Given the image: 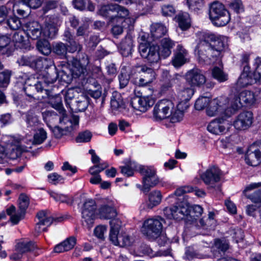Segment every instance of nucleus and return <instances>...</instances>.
I'll list each match as a JSON object with an SVG mask.
<instances>
[{"label":"nucleus","instance_id":"338daca9","mask_svg":"<svg viewBox=\"0 0 261 261\" xmlns=\"http://www.w3.org/2000/svg\"><path fill=\"white\" fill-rule=\"evenodd\" d=\"M7 24L12 30H17L21 26V22L16 16L12 17L7 20Z\"/></svg>","mask_w":261,"mask_h":261},{"label":"nucleus","instance_id":"ea45409f","mask_svg":"<svg viewBox=\"0 0 261 261\" xmlns=\"http://www.w3.org/2000/svg\"><path fill=\"white\" fill-rule=\"evenodd\" d=\"M73 105L74 106L70 107L72 110L82 112L87 108L88 100L86 96L82 95L79 100H74Z\"/></svg>","mask_w":261,"mask_h":261},{"label":"nucleus","instance_id":"1a4fd4ad","mask_svg":"<svg viewBox=\"0 0 261 261\" xmlns=\"http://www.w3.org/2000/svg\"><path fill=\"white\" fill-rule=\"evenodd\" d=\"M59 74L56 72L54 74L48 72H46L45 75H43V79L40 81H36L34 77H30L25 82L26 87L24 90L26 94L30 97H32L33 94L29 93L28 92L32 89H35L38 92H42L44 90V87L46 85L52 84L54 83ZM45 92L47 91L45 90Z\"/></svg>","mask_w":261,"mask_h":261},{"label":"nucleus","instance_id":"4c0bfd02","mask_svg":"<svg viewBox=\"0 0 261 261\" xmlns=\"http://www.w3.org/2000/svg\"><path fill=\"white\" fill-rule=\"evenodd\" d=\"M160 181V179L156 175L149 177H143L142 179L144 189L148 190L158 185Z\"/></svg>","mask_w":261,"mask_h":261},{"label":"nucleus","instance_id":"58836bf2","mask_svg":"<svg viewBox=\"0 0 261 261\" xmlns=\"http://www.w3.org/2000/svg\"><path fill=\"white\" fill-rule=\"evenodd\" d=\"M194 191V189L192 187L189 186H185L180 187L177 188L174 193L170 195L168 197L166 198V200L168 203H171L173 202V200H171V198H175V195L177 196H180L182 195L187 193H190Z\"/></svg>","mask_w":261,"mask_h":261},{"label":"nucleus","instance_id":"39448f33","mask_svg":"<svg viewBox=\"0 0 261 261\" xmlns=\"http://www.w3.org/2000/svg\"><path fill=\"white\" fill-rule=\"evenodd\" d=\"M205 112L206 114L211 117L223 114L229 116L234 113L231 109L229 96H220L211 99Z\"/></svg>","mask_w":261,"mask_h":261},{"label":"nucleus","instance_id":"393cba45","mask_svg":"<svg viewBox=\"0 0 261 261\" xmlns=\"http://www.w3.org/2000/svg\"><path fill=\"white\" fill-rule=\"evenodd\" d=\"M35 245L31 242L21 241L16 245V252L11 255L12 259L17 260L20 259L22 254L28 251L34 250L36 248Z\"/></svg>","mask_w":261,"mask_h":261},{"label":"nucleus","instance_id":"bf43d9fd","mask_svg":"<svg viewBox=\"0 0 261 261\" xmlns=\"http://www.w3.org/2000/svg\"><path fill=\"white\" fill-rule=\"evenodd\" d=\"M190 9L196 11L200 9L204 5L203 0H187Z\"/></svg>","mask_w":261,"mask_h":261},{"label":"nucleus","instance_id":"37998d69","mask_svg":"<svg viewBox=\"0 0 261 261\" xmlns=\"http://www.w3.org/2000/svg\"><path fill=\"white\" fill-rule=\"evenodd\" d=\"M36 45L38 50L44 55H48L51 52L50 45L46 39L38 40Z\"/></svg>","mask_w":261,"mask_h":261},{"label":"nucleus","instance_id":"c756f323","mask_svg":"<svg viewBox=\"0 0 261 261\" xmlns=\"http://www.w3.org/2000/svg\"><path fill=\"white\" fill-rule=\"evenodd\" d=\"M174 45V42L168 38H164L161 40V46L159 48L163 58H166L171 55V49Z\"/></svg>","mask_w":261,"mask_h":261},{"label":"nucleus","instance_id":"72a5a7b5","mask_svg":"<svg viewBox=\"0 0 261 261\" xmlns=\"http://www.w3.org/2000/svg\"><path fill=\"white\" fill-rule=\"evenodd\" d=\"M120 238H122V241H118L116 235L112 233L110 240L114 245L120 247L129 246L133 242L132 239L125 232L123 233V235L120 236Z\"/></svg>","mask_w":261,"mask_h":261},{"label":"nucleus","instance_id":"2eb2a0df","mask_svg":"<svg viewBox=\"0 0 261 261\" xmlns=\"http://www.w3.org/2000/svg\"><path fill=\"white\" fill-rule=\"evenodd\" d=\"M139 50L141 56L151 63H156L163 58L159 46L156 45L149 46L146 43H141Z\"/></svg>","mask_w":261,"mask_h":261},{"label":"nucleus","instance_id":"774afa93","mask_svg":"<svg viewBox=\"0 0 261 261\" xmlns=\"http://www.w3.org/2000/svg\"><path fill=\"white\" fill-rule=\"evenodd\" d=\"M185 256L188 259H192L194 257H199V255L193 246H189L186 248Z\"/></svg>","mask_w":261,"mask_h":261},{"label":"nucleus","instance_id":"6ab92c4d","mask_svg":"<svg viewBox=\"0 0 261 261\" xmlns=\"http://www.w3.org/2000/svg\"><path fill=\"white\" fill-rule=\"evenodd\" d=\"M113 7V14L115 15L112 19L113 22L116 21L121 23L126 22L129 23V25L135 23L136 18L130 17H126L128 15V11L127 9L118 5H114Z\"/></svg>","mask_w":261,"mask_h":261},{"label":"nucleus","instance_id":"864d4df0","mask_svg":"<svg viewBox=\"0 0 261 261\" xmlns=\"http://www.w3.org/2000/svg\"><path fill=\"white\" fill-rule=\"evenodd\" d=\"M48 193L57 202L69 203L70 201L68 197L61 193L53 191H48Z\"/></svg>","mask_w":261,"mask_h":261},{"label":"nucleus","instance_id":"69168bd1","mask_svg":"<svg viewBox=\"0 0 261 261\" xmlns=\"http://www.w3.org/2000/svg\"><path fill=\"white\" fill-rule=\"evenodd\" d=\"M10 78V72L4 71L0 73V87H6L8 85Z\"/></svg>","mask_w":261,"mask_h":261},{"label":"nucleus","instance_id":"09e8293b","mask_svg":"<svg viewBox=\"0 0 261 261\" xmlns=\"http://www.w3.org/2000/svg\"><path fill=\"white\" fill-rule=\"evenodd\" d=\"M213 77L220 82L226 81L228 79V75L222 70L218 67H214L212 71Z\"/></svg>","mask_w":261,"mask_h":261},{"label":"nucleus","instance_id":"e2e57ef3","mask_svg":"<svg viewBox=\"0 0 261 261\" xmlns=\"http://www.w3.org/2000/svg\"><path fill=\"white\" fill-rule=\"evenodd\" d=\"M108 166L107 164H98L89 168V172L91 175H99V173Z\"/></svg>","mask_w":261,"mask_h":261},{"label":"nucleus","instance_id":"6e6d98bb","mask_svg":"<svg viewBox=\"0 0 261 261\" xmlns=\"http://www.w3.org/2000/svg\"><path fill=\"white\" fill-rule=\"evenodd\" d=\"M26 122L28 127H35L40 123L38 117L32 113H29L27 114Z\"/></svg>","mask_w":261,"mask_h":261},{"label":"nucleus","instance_id":"473e14b6","mask_svg":"<svg viewBox=\"0 0 261 261\" xmlns=\"http://www.w3.org/2000/svg\"><path fill=\"white\" fill-rule=\"evenodd\" d=\"M139 255H146L150 257H153L158 256H167L170 254V251H165L163 252H154L150 247L146 244H142L139 247Z\"/></svg>","mask_w":261,"mask_h":261},{"label":"nucleus","instance_id":"20e7f679","mask_svg":"<svg viewBox=\"0 0 261 261\" xmlns=\"http://www.w3.org/2000/svg\"><path fill=\"white\" fill-rule=\"evenodd\" d=\"M2 143L6 145V148L0 143V164L6 162L8 158L15 159L27 151V147L21 145L19 137L6 135L3 137Z\"/></svg>","mask_w":261,"mask_h":261},{"label":"nucleus","instance_id":"4d7b16f0","mask_svg":"<svg viewBox=\"0 0 261 261\" xmlns=\"http://www.w3.org/2000/svg\"><path fill=\"white\" fill-rule=\"evenodd\" d=\"M237 138L236 135H231L228 137H225L221 140V146L223 148H231L236 144L235 140Z\"/></svg>","mask_w":261,"mask_h":261},{"label":"nucleus","instance_id":"5fc2aeb1","mask_svg":"<svg viewBox=\"0 0 261 261\" xmlns=\"http://www.w3.org/2000/svg\"><path fill=\"white\" fill-rule=\"evenodd\" d=\"M86 71V68L82 66L77 61H76L75 65L71 68V72L74 77H79L84 74Z\"/></svg>","mask_w":261,"mask_h":261},{"label":"nucleus","instance_id":"49530a36","mask_svg":"<svg viewBox=\"0 0 261 261\" xmlns=\"http://www.w3.org/2000/svg\"><path fill=\"white\" fill-rule=\"evenodd\" d=\"M211 98L207 96H200L195 102L194 107L196 110L201 111L206 109Z\"/></svg>","mask_w":261,"mask_h":261},{"label":"nucleus","instance_id":"680f3d73","mask_svg":"<svg viewBox=\"0 0 261 261\" xmlns=\"http://www.w3.org/2000/svg\"><path fill=\"white\" fill-rule=\"evenodd\" d=\"M92 138V134L89 131L86 130L80 133L76 138L77 143H84L89 142Z\"/></svg>","mask_w":261,"mask_h":261},{"label":"nucleus","instance_id":"5701e85b","mask_svg":"<svg viewBox=\"0 0 261 261\" xmlns=\"http://www.w3.org/2000/svg\"><path fill=\"white\" fill-rule=\"evenodd\" d=\"M154 103V100L149 96L134 98L131 101L132 106L141 112L146 111Z\"/></svg>","mask_w":261,"mask_h":261},{"label":"nucleus","instance_id":"a878e982","mask_svg":"<svg viewBox=\"0 0 261 261\" xmlns=\"http://www.w3.org/2000/svg\"><path fill=\"white\" fill-rule=\"evenodd\" d=\"M38 222L35 226V230L38 232L46 230V227L50 226L53 221V218L44 211L37 214Z\"/></svg>","mask_w":261,"mask_h":261},{"label":"nucleus","instance_id":"4468645a","mask_svg":"<svg viewBox=\"0 0 261 261\" xmlns=\"http://www.w3.org/2000/svg\"><path fill=\"white\" fill-rule=\"evenodd\" d=\"M18 62L21 65H27L41 69L44 67L45 69L50 68V71L55 72L56 67L54 65L53 60L46 58H35V57H22Z\"/></svg>","mask_w":261,"mask_h":261},{"label":"nucleus","instance_id":"412c9836","mask_svg":"<svg viewBox=\"0 0 261 261\" xmlns=\"http://www.w3.org/2000/svg\"><path fill=\"white\" fill-rule=\"evenodd\" d=\"M253 122V114L251 112L240 113L233 122L234 127L238 130H245L249 128Z\"/></svg>","mask_w":261,"mask_h":261},{"label":"nucleus","instance_id":"79ce46f5","mask_svg":"<svg viewBox=\"0 0 261 261\" xmlns=\"http://www.w3.org/2000/svg\"><path fill=\"white\" fill-rule=\"evenodd\" d=\"M139 166L137 163L130 161L128 164L121 167V173L127 176L133 175L135 170H139Z\"/></svg>","mask_w":261,"mask_h":261},{"label":"nucleus","instance_id":"4be33fe9","mask_svg":"<svg viewBox=\"0 0 261 261\" xmlns=\"http://www.w3.org/2000/svg\"><path fill=\"white\" fill-rule=\"evenodd\" d=\"M163 195L158 190H154L147 195V200L143 204V208L150 210L159 205L162 202Z\"/></svg>","mask_w":261,"mask_h":261},{"label":"nucleus","instance_id":"f03ea898","mask_svg":"<svg viewBox=\"0 0 261 261\" xmlns=\"http://www.w3.org/2000/svg\"><path fill=\"white\" fill-rule=\"evenodd\" d=\"M188 107L189 105L185 102L176 104L169 99H162L154 107L153 117L156 120L168 119L172 123L179 122L182 120Z\"/></svg>","mask_w":261,"mask_h":261},{"label":"nucleus","instance_id":"c03bdc74","mask_svg":"<svg viewBox=\"0 0 261 261\" xmlns=\"http://www.w3.org/2000/svg\"><path fill=\"white\" fill-rule=\"evenodd\" d=\"M133 42L132 38L128 37L125 38L121 44V54L124 56H128L132 51Z\"/></svg>","mask_w":261,"mask_h":261},{"label":"nucleus","instance_id":"7ed1b4c3","mask_svg":"<svg viewBox=\"0 0 261 261\" xmlns=\"http://www.w3.org/2000/svg\"><path fill=\"white\" fill-rule=\"evenodd\" d=\"M59 17L53 16L47 17L43 27L37 21H32L25 24V31L28 37L37 39L39 37L53 38L57 33L58 27L61 24Z\"/></svg>","mask_w":261,"mask_h":261},{"label":"nucleus","instance_id":"9b49d317","mask_svg":"<svg viewBox=\"0 0 261 261\" xmlns=\"http://www.w3.org/2000/svg\"><path fill=\"white\" fill-rule=\"evenodd\" d=\"M164 220L160 217H155L144 221L141 228L142 233L149 239H155L161 233Z\"/></svg>","mask_w":261,"mask_h":261},{"label":"nucleus","instance_id":"f3484780","mask_svg":"<svg viewBox=\"0 0 261 261\" xmlns=\"http://www.w3.org/2000/svg\"><path fill=\"white\" fill-rule=\"evenodd\" d=\"M96 208V203L93 199H87L83 204L82 208V218L88 227H91L94 223Z\"/></svg>","mask_w":261,"mask_h":261},{"label":"nucleus","instance_id":"e433bc0d","mask_svg":"<svg viewBox=\"0 0 261 261\" xmlns=\"http://www.w3.org/2000/svg\"><path fill=\"white\" fill-rule=\"evenodd\" d=\"M15 206L12 205L7 210V214L10 216V221L13 224H17L23 217L24 213L20 211L15 212Z\"/></svg>","mask_w":261,"mask_h":261},{"label":"nucleus","instance_id":"b1692460","mask_svg":"<svg viewBox=\"0 0 261 261\" xmlns=\"http://www.w3.org/2000/svg\"><path fill=\"white\" fill-rule=\"evenodd\" d=\"M188 61V51L181 45L177 46L174 57L172 60L173 65L178 68Z\"/></svg>","mask_w":261,"mask_h":261},{"label":"nucleus","instance_id":"f704fd0d","mask_svg":"<svg viewBox=\"0 0 261 261\" xmlns=\"http://www.w3.org/2000/svg\"><path fill=\"white\" fill-rule=\"evenodd\" d=\"M111 105L112 109L119 111H122L125 108L124 102L120 93L117 92L113 93Z\"/></svg>","mask_w":261,"mask_h":261},{"label":"nucleus","instance_id":"ddd939ff","mask_svg":"<svg viewBox=\"0 0 261 261\" xmlns=\"http://www.w3.org/2000/svg\"><path fill=\"white\" fill-rule=\"evenodd\" d=\"M222 175V171L218 167L212 166L203 172L200 175V178L207 186L208 189H214L220 191V186L219 182L221 178Z\"/></svg>","mask_w":261,"mask_h":261},{"label":"nucleus","instance_id":"c9c22d12","mask_svg":"<svg viewBox=\"0 0 261 261\" xmlns=\"http://www.w3.org/2000/svg\"><path fill=\"white\" fill-rule=\"evenodd\" d=\"M150 31L152 37L158 39L165 35L167 32V29L162 23H155L151 25Z\"/></svg>","mask_w":261,"mask_h":261},{"label":"nucleus","instance_id":"aec40b11","mask_svg":"<svg viewBox=\"0 0 261 261\" xmlns=\"http://www.w3.org/2000/svg\"><path fill=\"white\" fill-rule=\"evenodd\" d=\"M115 201L112 199H106L103 204L99 208L98 214L101 219H111L117 216V212L114 208Z\"/></svg>","mask_w":261,"mask_h":261},{"label":"nucleus","instance_id":"3c124183","mask_svg":"<svg viewBox=\"0 0 261 261\" xmlns=\"http://www.w3.org/2000/svg\"><path fill=\"white\" fill-rule=\"evenodd\" d=\"M114 5H107L101 6L99 10L98 13L100 15L103 17H110L111 19L115 15L113 14L114 10H112V7Z\"/></svg>","mask_w":261,"mask_h":261},{"label":"nucleus","instance_id":"0e129e2a","mask_svg":"<svg viewBox=\"0 0 261 261\" xmlns=\"http://www.w3.org/2000/svg\"><path fill=\"white\" fill-rule=\"evenodd\" d=\"M67 50L66 46L62 42L57 43L53 46L54 52L60 56L65 55Z\"/></svg>","mask_w":261,"mask_h":261},{"label":"nucleus","instance_id":"a19ab883","mask_svg":"<svg viewBox=\"0 0 261 261\" xmlns=\"http://www.w3.org/2000/svg\"><path fill=\"white\" fill-rule=\"evenodd\" d=\"M194 93V91L191 87L184 88L178 93L179 102H185L188 105V101L191 98Z\"/></svg>","mask_w":261,"mask_h":261},{"label":"nucleus","instance_id":"cd10ccee","mask_svg":"<svg viewBox=\"0 0 261 261\" xmlns=\"http://www.w3.org/2000/svg\"><path fill=\"white\" fill-rule=\"evenodd\" d=\"M245 160L248 165L256 166L261 163V152L258 149L252 150L251 147L246 153Z\"/></svg>","mask_w":261,"mask_h":261},{"label":"nucleus","instance_id":"603ef678","mask_svg":"<svg viewBox=\"0 0 261 261\" xmlns=\"http://www.w3.org/2000/svg\"><path fill=\"white\" fill-rule=\"evenodd\" d=\"M139 171L143 175V177L155 175L156 173V169L153 166L139 165Z\"/></svg>","mask_w":261,"mask_h":261},{"label":"nucleus","instance_id":"c85d7f7f","mask_svg":"<svg viewBox=\"0 0 261 261\" xmlns=\"http://www.w3.org/2000/svg\"><path fill=\"white\" fill-rule=\"evenodd\" d=\"M260 186V183H252L247 186L244 191L245 196L255 203H261V189L254 192L253 194H249V192L255 189Z\"/></svg>","mask_w":261,"mask_h":261},{"label":"nucleus","instance_id":"7c9ffc66","mask_svg":"<svg viewBox=\"0 0 261 261\" xmlns=\"http://www.w3.org/2000/svg\"><path fill=\"white\" fill-rule=\"evenodd\" d=\"M175 19L179 27L183 31L188 29L191 24L189 14L187 12H180L176 16Z\"/></svg>","mask_w":261,"mask_h":261},{"label":"nucleus","instance_id":"f257e3e1","mask_svg":"<svg viewBox=\"0 0 261 261\" xmlns=\"http://www.w3.org/2000/svg\"><path fill=\"white\" fill-rule=\"evenodd\" d=\"M195 36L197 45L195 53L200 62L210 64L211 57H220L227 48L225 36L205 32H198Z\"/></svg>","mask_w":261,"mask_h":261},{"label":"nucleus","instance_id":"9d476101","mask_svg":"<svg viewBox=\"0 0 261 261\" xmlns=\"http://www.w3.org/2000/svg\"><path fill=\"white\" fill-rule=\"evenodd\" d=\"M254 64L256 66L254 73V78L252 77V75L250 71L249 67L248 66H245L237 81V88L247 86L248 85L252 84L254 81H261V59L256 58L255 60Z\"/></svg>","mask_w":261,"mask_h":261},{"label":"nucleus","instance_id":"de8ad7c7","mask_svg":"<svg viewBox=\"0 0 261 261\" xmlns=\"http://www.w3.org/2000/svg\"><path fill=\"white\" fill-rule=\"evenodd\" d=\"M23 34V32L19 31L15 32L13 35L11 43L13 44L16 48L23 47V42L24 41Z\"/></svg>","mask_w":261,"mask_h":261},{"label":"nucleus","instance_id":"dca6fc26","mask_svg":"<svg viewBox=\"0 0 261 261\" xmlns=\"http://www.w3.org/2000/svg\"><path fill=\"white\" fill-rule=\"evenodd\" d=\"M137 73L140 74L138 79L137 77L134 81V84L138 86H147L151 83L155 79V73L153 70L145 65L137 66L136 67Z\"/></svg>","mask_w":261,"mask_h":261},{"label":"nucleus","instance_id":"bb28decb","mask_svg":"<svg viewBox=\"0 0 261 261\" xmlns=\"http://www.w3.org/2000/svg\"><path fill=\"white\" fill-rule=\"evenodd\" d=\"M187 82L193 86H200L205 82V77L201 70L193 69L189 71L186 74Z\"/></svg>","mask_w":261,"mask_h":261},{"label":"nucleus","instance_id":"2f4dec72","mask_svg":"<svg viewBox=\"0 0 261 261\" xmlns=\"http://www.w3.org/2000/svg\"><path fill=\"white\" fill-rule=\"evenodd\" d=\"M76 243L74 237H70L55 247L54 251L57 253L67 251L73 248Z\"/></svg>","mask_w":261,"mask_h":261},{"label":"nucleus","instance_id":"a211bd4d","mask_svg":"<svg viewBox=\"0 0 261 261\" xmlns=\"http://www.w3.org/2000/svg\"><path fill=\"white\" fill-rule=\"evenodd\" d=\"M229 121L225 118H219L211 121L207 126V130L214 135L224 133L229 127Z\"/></svg>","mask_w":261,"mask_h":261},{"label":"nucleus","instance_id":"8fccbe9b","mask_svg":"<svg viewBox=\"0 0 261 261\" xmlns=\"http://www.w3.org/2000/svg\"><path fill=\"white\" fill-rule=\"evenodd\" d=\"M110 225L111 227L110 232L109 234V238H111V235L115 234L116 235L117 232L119 231L121 226V222L120 220L116 218V217L110 219Z\"/></svg>","mask_w":261,"mask_h":261},{"label":"nucleus","instance_id":"052dcab7","mask_svg":"<svg viewBox=\"0 0 261 261\" xmlns=\"http://www.w3.org/2000/svg\"><path fill=\"white\" fill-rule=\"evenodd\" d=\"M18 204L19 211L24 213L29 204L28 197L24 194H21L19 197Z\"/></svg>","mask_w":261,"mask_h":261},{"label":"nucleus","instance_id":"13d9d810","mask_svg":"<svg viewBox=\"0 0 261 261\" xmlns=\"http://www.w3.org/2000/svg\"><path fill=\"white\" fill-rule=\"evenodd\" d=\"M76 94H77V92L73 89H69L66 91L65 94V100L66 104L70 107L74 106L73 98Z\"/></svg>","mask_w":261,"mask_h":261},{"label":"nucleus","instance_id":"a18cd8bd","mask_svg":"<svg viewBox=\"0 0 261 261\" xmlns=\"http://www.w3.org/2000/svg\"><path fill=\"white\" fill-rule=\"evenodd\" d=\"M47 138V133L42 128H39L36 130L34 135L33 143L34 144H41Z\"/></svg>","mask_w":261,"mask_h":261},{"label":"nucleus","instance_id":"6e6552de","mask_svg":"<svg viewBox=\"0 0 261 261\" xmlns=\"http://www.w3.org/2000/svg\"><path fill=\"white\" fill-rule=\"evenodd\" d=\"M79 118L76 116H67L63 115L60 118V126H56L52 130L54 136L61 138L67 133H70L76 129L79 125Z\"/></svg>","mask_w":261,"mask_h":261},{"label":"nucleus","instance_id":"f8f14e48","mask_svg":"<svg viewBox=\"0 0 261 261\" xmlns=\"http://www.w3.org/2000/svg\"><path fill=\"white\" fill-rule=\"evenodd\" d=\"M229 96L231 109L234 112L243 104L248 106L254 104L257 99L253 92L247 90L242 91L239 94H231Z\"/></svg>","mask_w":261,"mask_h":261},{"label":"nucleus","instance_id":"423d86ee","mask_svg":"<svg viewBox=\"0 0 261 261\" xmlns=\"http://www.w3.org/2000/svg\"><path fill=\"white\" fill-rule=\"evenodd\" d=\"M209 16L213 24L217 27L224 26L230 20L228 11L223 4L219 2H214L212 4Z\"/></svg>","mask_w":261,"mask_h":261},{"label":"nucleus","instance_id":"0eeeda50","mask_svg":"<svg viewBox=\"0 0 261 261\" xmlns=\"http://www.w3.org/2000/svg\"><path fill=\"white\" fill-rule=\"evenodd\" d=\"M176 208V220L185 219L187 222L193 223L202 213V208L198 205L191 206L187 202H182Z\"/></svg>","mask_w":261,"mask_h":261}]
</instances>
